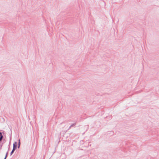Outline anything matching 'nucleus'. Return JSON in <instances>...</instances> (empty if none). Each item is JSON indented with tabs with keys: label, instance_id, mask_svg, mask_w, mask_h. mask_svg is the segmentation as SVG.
Here are the masks:
<instances>
[{
	"label": "nucleus",
	"instance_id": "obj_1",
	"mask_svg": "<svg viewBox=\"0 0 159 159\" xmlns=\"http://www.w3.org/2000/svg\"><path fill=\"white\" fill-rule=\"evenodd\" d=\"M17 143L16 142L13 144V149L14 150H15L16 148Z\"/></svg>",
	"mask_w": 159,
	"mask_h": 159
},
{
	"label": "nucleus",
	"instance_id": "obj_2",
	"mask_svg": "<svg viewBox=\"0 0 159 159\" xmlns=\"http://www.w3.org/2000/svg\"><path fill=\"white\" fill-rule=\"evenodd\" d=\"M3 138V136L2 134L0 132V141H1Z\"/></svg>",
	"mask_w": 159,
	"mask_h": 159
},
{
	"label": "nucleus",
	"instance_id": "obj_3",
	"mask_svg": "<svg viewBox=\"0 0 159 159\" xmlns=\"http://www.w3.org/2000/svg\"><path fill=\"white\" fill-rule=\"evenodd\" d=\"M15 150H14L13 149H12V151L11 152V154H12L13 152H14V151Z\"/></svg>",
	"mask_w": 159,
	"mask_h": 159
},
{
	"label": "nucleus",
	"instance_id": "obj_4",
	"mask_svg": "<svg viewBox=\"0 0 159 159\" xmlns=\"http://www.w3.org/2000/svg\"><path fill=\"white\" fill-rule=\"evenodd\" d=\"M19 147H19L20 144V139L19 140Z\"/></svg>",
	"mask_w": 159,
	"mask_h": 159
},
{
	"label": "nucleus",
	"instance_id": "obj_5",
	"mask_svg": "<svg viewBox=\"0 0 159 159\" xmlns=\"http://www.w3.org/2000/svg\"><path fill=\"white\" fill-rule=\"evenodd\" d=\"M7 154H6V156H5V157L4 159H6V157H7Z\"/></svg>",
	"mask_w": 159,
	"mask_h": 159
}]
</instances>
